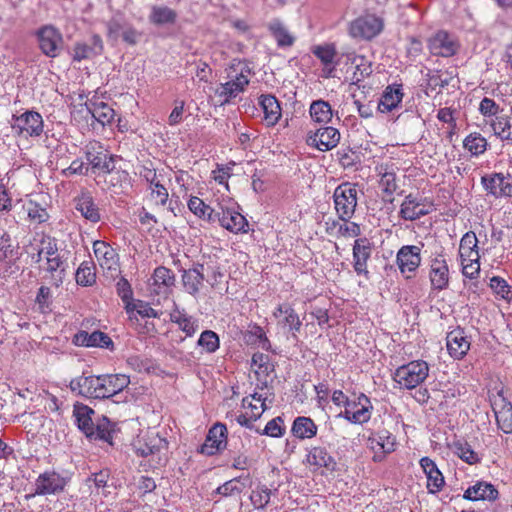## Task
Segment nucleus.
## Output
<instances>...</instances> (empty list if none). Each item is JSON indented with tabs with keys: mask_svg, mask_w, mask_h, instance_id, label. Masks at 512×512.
Here are the masks:
<instances>
[{
	"mask_svg": "<svg viewBox=\"0 0 512 512\" xmlns=\"http://www.w3.org/2000/svg\"><path fill=\"white\" fill-rule=\"evenodd\" d=\"M335 210L343 222H348L354 215L357 206V189L346 182L336 187L333 194Z\"/></svg>",
	"mask_w": 512,
	"mask_h": 512,
	"instance_id": "1",
	"label": "nucleus"
},
{
	"mask_svg": "<svg viewBox=\"0 0 512 512\" xmlns=\"http://www.w3.org/2000/svg\"><path fill=\"white\" fill-rule=\"evenodd\" d=\"M428 373L425 361H412L396 369L394 380L406 389H414L428 377Z\"/></svg>",
	"mask_w": 512,
	"mask_h": 512,
	"instance_id": "2",
	"label": "nucleus"
},
{
	"mask_svg": "<svg viewBox=\"0 0 512 512\" xmlns=\"http://www.w3.org/2000/svg\"><path fill=\"white\" fill-rule=\"evenodd\" d=\"M103 375H88L85 372L70 381L73 393L90 399H103Z\"/></svg>",
	"mask_w": 512,
	"mask_h": 512,
	"instance_id": "3",
	"label": "nucleus"
},
{
	"mask_svg": "<svg viewBox=\"0 0 512 512\" xmlns=\"http://www.w3.org/2000/svg\"><path fill=\"white\" fill-rule=\"evenodd\" d=\"M345 410L338 417H342L353 424H363L370 420L372 405L370 399L361 393L356 401H346Z\"/></svg>",
	"mask_w": 512,
	"mask_h": 512,
	"instance_id": "4",
	"label": "nucleus"
},
{
	"mask_svg": "<svg viewBox=\"0 0 512 512\" xmlns=\"http://www.w3.org/2000/svg\"><path fill=\"white\" fill-rule=\"evenodd\" d=\"M133 445L138 455L142 457H156L157 463L161 464V454L167 450L168 442L158 434L152 432L139 436Z\"/></svg>",
	"mask_w": 512,
	"mask_h": 512,
	"instance_id": "5",
	"label": "nucleus"
},
{
	"mask_svg": "<svg viewBox=\"0 0 512 512\" xmlns=\"http://www.w3.org/2000/svg\"><path fill=\"white\" fill-rule=\"evenodd\" d=\"M421 247L416 245L402 246L396 255V262L400 272L410 279L421 264Z\"/></svg>",
	"mask_w": 512,
	"mask_h": 512,
	"instance_id": "6",
	"label": "nucleus"
},
{
	"mask_svg": "<svg viewBox=\"0 0 512 512\" xmlns=\"http://www.w3.org/2000/svg\"><path fill=\"white\" fill-rule=\"evenodd\" d=\"M39 47L44 55L55 58L63 46L62 34L53 26H44L37 32Z\"/></svg>",
	"mask_w": 512,
	"mask_h": 512,
	"instance_id": "7",
	"label": "nucleus"
},
{
	"mask_svg": "<svg viewBox=\"0 0 512 512\" xmlns=\"http://www.w3.org/2000/svg\"><path fill=\"white\" fill-rule=\"evenodd\" d=\"M383 29V21L375 15L355 19L350 25V34L355 38L372 39Z\"/></svg>",
	"mask_w": 512,
	"mask_h": 512,
	"instance_id": "8",
	"label": "nucleus"
},
{
	"mask_svg": "<svg viewBox=\"0 0 512 512\" xmlns=\"http://www.w3.org/2000/svg\"><path fill=\"white\" fill-rule=\"evenodd\" d=\"M12 128L19 135L40 136L43 132L42 116L38 112L27 111L14 118Z\"/></svg>",
	"mask_w": 512,
	"mask_h": 512,
	"instance_id": "9",
	"label": "nucleus"
},
{
	"mask_svg": "<svg viewBox=\"0 0 512 512\" xmlns=\"http://www.w3.org/2000/svg\"><path fill=\"white\" fill-rule=\"evenodd\" d=\"M67 484L66 478L54 471H47L35 481L34 495H49L62 492Z\"/></svg>",
	"mask_w": 512,
	"mask_h": 512,
	"instance_id": "10",
	"label": "nucleus"
},
{
	"mask_svg": "<svg viewBox=\"0 0 512 512\" xmlns=\"http://www.w3.org/2000/svg\"><path fill=\"white\" fill-rule=\"evenodd\" d=\"M428 47L433 55L451 57L457 53L459 44L452 35L438 31L429 39Z\"/></svg>",
	"mask_w": 512,
	"mask_h": 512,
	"instance_id": "11",
	"label": "nucleus"
},
{
	"mask_svg": "<svg viewBox=\"0 0 512 512\" xmlns=\"http://www.w3.org/2000/svg\"><path fill=\"white\" fill-rule=\"evenodd\" d=\"M471 341L464 329L458 327L446 336V347L449 355L457 360L463 359L470 350Z\"/></svg>",
	"mask_w": 512,
	"mask_h": 512,
	"instance_id": "12",
	"label": "nucleus"
},
{
	"mask_svg": "<svg viewBox=\"0 0 512 512\" xmlns=\"http://www.w3.org/2000/svg\"><path fill=\"white\" fill-rule=\"evenodd\" d=\"M426 199L419 198L410 193L405 196L400 205L399 217L405 221H415L430 213L431 209L426 208Z\"/></svg>",
	"mask_w": 512,
	"mask_h": 512,
	"instance_id": "13",
	"label": "nucleus"
},
{
	"mask_svg": "<svg viewBox=\"0 0 512 512\" xmlns=\"http://www.w3.org/2000/svg\"><path fill=\"white\" fill-rule=\"evenodd\" d=\"M340 140L339 131L331 126L318 129L307 138V144L316 147L320 151H328L334 148Z\"/></svg>",
	"mask_w": 512,
	"mask_h": 512,
	"instance_id": "14",
	"label": "nucleus"
},
{
	"mask_svg": "<svg viewBox=\"0 0 512 512\" xmlns=\"http://www.w3.org/2000/svg\"><path fill=\"white\" fill-rule=\"evenodd\" d=\"M248 84L249 79L243 73L237 75L235 79L221 84L215 90V96L218 98L219 104L229 103L233 98L242 93Z\"/></svg>",
	"mask_w": 512,
	"mask_h": 512,
	"instance_id": "15",
	"label": "nucleus"
},
{
	"mask_svg": "<svg viewBox=\"0 0 512 512\" xmlns=\"http://www.w3.org/2000/svg\"><path fill=\"white\" fill-rule=\"evenodd\" d=\"M429 279L434 290H444L449 284V268L443 255H438L431 260Z\"/></svg>",
	"mask_w": 512,
	"mask_h": 512,
	"instance_id": "16",
	"label": "nucleus"
},
{
	"mask_svg": "<svg viewBox=\"0 0 512 512\" xmlns=\"http://www.w3.org/2000/svg\"><path fill=\"white\" fill-rule=\"evenodd\" d=\"M226 433L227 428L224 424L216 423L213 425L200 448V452L210 456L220 451L226 444Z\"/></svg>",
	"mask_w": 512,
	"mask_h": 512,
	"instance_id": "17",
	"label": "nucleus"
},
{
	"mask_svg": "<svg viewBox=\"0 0 512 512\" xmlns=\"http://www.w3.org/2000/svg\"><path fill=\"white\" fill-rule=\"evenodd\" d=\"M372 253V244L366 237L358 238L353 245V267L358 275H368L367 261Z\"/></svg>",
	"mask_w": 512,
	"mask_h": 512,
	"instance_id": "18",
	"label": "nucleus"
},
{
	"mask_svg": "<svg viewBox=\"0 0 512 512\" xmlns=\"http://www.w3.org/2000/svg\"><path fill=\"white\" fill-rule=\"evenodd\" d=\"M93 251L99 265L106 270L116 271L118 268V254L111 245L102 240L93 243Z\"/></svg>",
	"mask_w": 512,
	"mask_h": 512,
	"instance_id": "19",
	"label": "nucleus"
},
{
	"mask_svg": "<svg viewBox=\"0 0 512 512\" xmlns=\"http://www.w3.org/2000/svg\"><path fill=\"white\" fill-rule=\"evenodd\" d=\"M399 168L393 162L381 163L376 167L380 177V186L387 196H392L398 189L397 172Z\"/></svg>",
	"mask_w": 512,
	"mask_h": 512,
	"instance_id": "20",
	"label": "nucleus"
},
{
	"mask_svg": "<svg viewBox=\"0 0 512 512\" xmlns=\"http://www.w3.org/2000/svg\"><path fill=\"white\" fill-rule=\"evenodd\" d=\"M67 267V260L61 254L48 258L44 266V271L47 274L46 278L49 280V283L55 287H59L66 277Z\"/></svg>",
	"mask_w": 512,
	"mask_h": 512,
	"instance_id": "21",
	"label": "nucleus"
},
{
	"mask_svg": "<svg viewBox=\"0 0 512 512\" xmlns=\"http://www.w3.org/2000/svg\"><path fill=\"white\" fill-rule=\"evenodd\" d=\"M220 220H217L221 227L228 230L231 233H246L248 231V221L246 218L239 212V205L236 204L235 207H232L229 212L222 214L219 217Z\"/></svg>",
	"mask_w": 512,
	"mask_h": 512,
	"instance_id": "22",
	"label": "nucleus"
},
{
	"mask_svg": "<svg viewBox=\"0 0 512 512\" xmlns=\"http://www.w3.org/2000/svg\"><path fill=\"white\" fill-rule=\"evenodd\" d=\"M86 159L93 170H99L100 173L105 169L110 170L113 164V157L109 155L103 147L95 142L87 146Z\"/></svg>",
	"mask_w": 512,
	"mask_h": 512,
	"instance_id": "23",
	"label": "nucleus"
},
{
	"mask_svg": "<svg viewBox=\"0 0 512 512\" xmlns=\"http://www.w3.org/2000/svg\"><path fill=\"white\" fill-rule=\"evenodd\" d=\"M420 466L427 477L428 492L436 494L441 491L445 484V480L435 462L429 457H423L420 460Z\"/></svg>",
	"mask_w": 512,
	"mask_h": 512,
	"instance_id": "24",
	"label": "nucleus"
},
{
	"mask_svg": "<svg viewBox=\"0 0 512 512\" xmlns=\"http://www.w3.org/2000/svg\"><path fill=\"white\" fill-rule=\"evenodd\" d=\"M73 342L78 346L85 347L113 349L114 346L112 339L102 331H94L92 333L80 331L74 336Z\"/></svg>",
	"mask_w": 512,
	"mask_h": 512,
	"instance_id": "25",
	"label": "nucleus"
},
{
	"mask_svg": "<svg viewBox=\"0 0 512 512\" xmlns=\"http://www.w3.org/2000/svg\"><path fill=\"white\" fill-rule=\"evenodd\" d=\"M312 52L324 65L322 70L324 77H333L335 67L338 64L335 60L337 57V51L334 44L317 45L313 47Z\"/></svg>",
	"mask_w": 512,
	"mask_h": 512,
	"instance_id": "26",
	"label": "nucleus"
},
{
	"mask_svg": "<svg viewBox=\"0 0 512 512\" xmlns=\"http://www.w3.org/2000/svg\"><path fill=\"white\" fill-rule=\"evenodd\" d=\"M275 318H283L278 322L283 327H288L289 331L292 332V337L297 340V332L300 331L302 322L299 319L298 314L288 304L279 305L273 312Z\"/></svg>",
	"mask_w": 512,
	"mask_h": 512,
	"instance_id": "27",
	"label": "nucleus"
},
{
	"mask_svg": "<svg viewBox=\"0 0 512 512\" xmlns=\"http://www.w3.org/2000/svg\"><path fill=\"white\" fill-rule=\"evenodd\" d=\"M204 265L195 264L192 268L184 270L182 274V282L184 289L190 295H197L203 285L204 277Z\"/></svg>",
	"mask_w": 512,
	"mask_h": 512,
	"instance_id": "28",
	"label": "nucleus"
},
{
	"mask_svg": "<svg viewBox=\"0 0 512 512\" xmlns=\"http://www.w3.org/2000/svg\"><path fill=\"white\" fill-rule=\"evenodd\" d=\"M259 105L263 110L267 126L276 125L282 116V109L278 99L271 94L261 95L259 97Z\"/></svg>",
	"mask_w": 512,
	"mask_h": 512,
	"instance_id": "29",
	"label": "nucleus"
},
{
	"mask_svg": "<svg viewBox=\"0 0 512 512\" xmlns=\"http://www.w3.org/2000/svg\"><path fill=\"white\" fill-rule=\"evenodd\" d=\"M497 425L504 433H512V405L505 398L500 397L493 403Z\"/></svg>",
	"mask_w": 512,
	"mask_h": 512,
	"instance_id": "30",
	"label": "nucleus"
},
{
	"mask_svg": "<svg viewBox=\"0 0 512 512\" xmlns=\"http://www.w3.org/2000/svg\"><path fill=\"white\" fill-rule=\"evenodd\" d=\"M75 209L92 223L100 221V212L93 197L88 192H83L75 198Z\"/></svg>",
	"mask_w": 512,
	"mask_h": 512,
	"instance_id": "31",
	"label": "nucleus"
},
{
	"mask_svg": "<svg viewBox=\"0 0 512 512\" xmlns=\"http://www.w3.org/2000/svg\"><path fill=\"white\" fill-rule=\"evenodd\" d=\"M306 461L309 465L317 468L323 467L329 471H334L337 465L334 457L325 447L321 446L312 447L306 456Z\"/></svg>",
	"mask_w": 512,
	"mask_h": 512,
	"instance_id": "32",
	"label": "nucleus"
},
{
	"mask_svg": "<svg viewBox=\"0 0 512 512\" xmlns=\"http://www.w3.org/2000/svg\"><path fill=\"white\" fill-rule=\"evenodd\" d=\"M463 497L467 500H489L494 501L498 498V490L491 483L479 481L473 486H470L465 492Z\"/></svg>",
	"mask_w": 512,
	"mask_h": 512,
	"instance_id": "33",
	"label": "nucleus"
},
{
	"mask_svg": "<svg viewBox=\"0 0 512 512\" xmlns=\"http://www.w3.org/2000/svg\"><path fill=\"white\" fill-rule=\"evenodd\" d=\"M463 497L467 500H489L494 501L498 498V490L491 483L479 481L473 486H470L465 492Z\"/></svg>",
	"mask_w": 512,
	"mask_h": 512,
	"instance_id": "34",
	"label": "nucleus"
},
{
	"mask_svg": "<svg viewBox=\"0 0 512 512\" xmlns=\"http://www.w3.org/2000/svg\"><path fill=\"white\" fill-rule=\"evenodd\" d=\"M482 184L495 197L510 196L512 193V186L505 181V177L501 173L482 177Z\"/></svg>",
	"mask_w": 512,
	"mask_h": 512,
	"instance_id": "35",
	"label": "nucleus"
},
{
	"mask_svg": "<svg viewBox=\"0 0 512 512\" xmlns=\"http://www.w3.org/2000/svg\"><path fill=\"white\" fill-rule=\"evenodd\" d=\"M103 380V399L120 393L130 383L129 377L124 374H104Z\"/></svg>",
	"mask_w": 512,
	"mask_h": 512,
	"instance_id": "36",
	"label": "nucleus"
},
{
	"mask_svg": "<svg viewBox=\"0 0 512 512\" xmlns=\"http://www.w3.org/2000/svg\"><path fill=\"white\" fill-rule=\"evenodd\" d=\"M403 98L401 86H388L383 92L378 103V110L382 113H388L398 107Z\"/></svg>",
	"mask_w": 512,
	"mask_h": 512,
	"instance_id": "37",
	"label": "nucleus"
},
{
	"mask_svg": "<svg viewBox=\"0 0 512 512\" xmlns=\"http://www.w3.org/2000/svg\"><path fill=\"white\" fill-rule=\"evenodd\" d=\"M88 112L102 126L111 124L115 117V111L102 101H89L86 104Z\"/></svg>",
	"mask_w": 512,
	"mask_h": 512,
	"instance_id": "38",
	"label": "nucleus"
},
{
	"mask_svg": "<svg viewBox=\"0 0 512 512\" xmlns=\"http://www.w3.org/2000/svg\"><path fill=\"white\" fill-rule=\"evenodd\" d=\"M73 414L75 416L78 428L86 435L93 434V420L92 416L95 414L94 410L87 405L76 403L74 405Z\"/></svg>",
	"mask_w": 512,
	"mask_h": 512,
	"instance_id": "39",
	"label": "nucleus"
},
{
	"mask_svg": "<svg viewBox=\"0 0 512 512\" xmlns=\"http://www.w3.org/2000/svg\"><path fill=\"white\" fill-rule=\"evenodd\" d=\"M152 280L153 291L161 294L166 293L174 285L175 276L170 269L160 266L154 270Z\"/></svg>",
	"mask_w": 512,
	"mask_h": 512,
	"instance_id": "40",
	"label": "nucleus"
},
{
	"mask_svg": "<svg viewBox=\"0 0 512 512\" xmlns=\"http://www.w3.org/2000/svg\"><path fill=\"white\" fill-rule=\"evenodd\" d=\"M291 431L299 439H310L316 436L317 425L311 418L299 416L294 420Z\"/></svg>",
	"mask_w": 512,
	"mask_h": 512,
	"instance_id": "41",
	"label": "nucleus"
},
{
	"mask_svg": "<svg viewBox=\"0 0 512 512\" xmlns=\"http://www.w3.org/2000/svg\"><path fill=\"white\" fill-rule=\"evenodd\" d=\"M170 320L171 322L176 323L188 337L193 336L198 329L197 322L183 310H179L178 308H175L170 313Z\"/></svg>",
	"mask_w": 512,
	"mask_h": 512,
	"instance_id": "42",
	"label": "nucleus"
},
{
	"mask_svg": "<svg viewBox=\"0 0 512 512\" xmlns=\"http://www.w3.org/2000/svg\"><path fill=\"white\" fill-rule=\"evenodd\" d=\"M268 29L279 47H290L293 45L295 41L294 36L289 33L288 29L280 20H272L268 25Z\"/></svg>",
	"mask_w": 512,
	"mask_h": 512,
	"instance_id": "43",
	"label": "nucleus"
},
{
	"mask_svg": "<svg viewBox=\"0 0 512 512\" xmlns=\"http://www.w3.org/2000/svg\"><path fill=\"white\" fill-rule=\"evenodd\" d=\"M236 204L237 203L230 197L222 196L221 198H217L211 205H209V213H206L208 216V222L216 223L217 220H220L219 217H221L222 214L229 212V209L231 210V208L235 207Z\"/></svg>",
	"mask_w": 512,
	"mask_h": 512,
	"instance_id": "44",
	"label": "nucleus"
},
{
	"mask_svg": "<svg viewBox=\"0 0 512 512\" xmlns=\"http://www.w3.org/2000/svg\"><path fill=\"white\" fill-rule=\"evenodd\" d=\"M176 19V11L167 6H153L149 15V21L157 26L174 24Z\"/></svg>",
	"mask_w": 512,
	"mask_h": 512,
	"instance_id": "45",
	"label": "nucleus"
},
{
	"mask_svg": "<svg viewBox=\"0 0 512 512\" xmlns=\"http://www.w3.org/2000/svg\"><path fill=\"white\" fill-rule=\"evenodd\" d=\"M309 112L311 118L320 124L329 123L333 116L330 104L324 100L313 101L310 105Z\"/></svg>",
	"mask_w": 512,
	"mask_h": 512,
	"instance_id": "46",
	"label": "nucleus"
},
{
	"mask_svg": "<svg viewBox=\"0 0 512 512\" xmlns=\"http://www.w3.org/2000/svg\"><path fill=\"white\" fill-rule=\"evenodd\" d=\"M491 127L498 138L512 144V117H496L492 121Z\"/></svg>",
	"mask_w": 512,
	"mask_h": 512,
	"instance_id": "47",
	"label": "nucleus"
},
{
	"mask_svg": "<svg viewBox=\"0 0 512 512\" xmlns=\"http://www.w3.org/2000/svg\"><path fill=\"white\" fill-rule=\"evenodd\" d=\"M248 482H250L249 476L236 477L234 479H231V480L225 482L223 485L219 486L215 492L217 494L225 496V497L231 496L234 494H239L248 485Z\"/></svg>",
	"mask_w": 512,
	"mask_h": 512,
	"instance_id": "48",
	"label": "nucleus"
},
{
	"mask_svg": "<svg viewBox=\"0 0 512 512\" xmlns=\"http://www.w3.org/2000/svg\"><path fill=\"white\" fill-rule=\"evenodd\" d=\"M125 175L124 171L116 170L112 164L109 169H105L97 175V184L102 185L103 189H111L121 181L122 176Z\"/></svg>",
	"mask_w": 512,
	"mask_h": 512,
	"instance_id": "49",
	"label": "nucleus"
},
{
	"mask_svg": "<svg viewBox=\"0 0 512 512\" xmlns=\"http://www.w3.org/2000/svg\"><path fill=\"white\" fill-rule=\"evenodd\" d=\"M94 47L87 45L86 43H76L74 47L73 59L75 61H81L96 55L102 50V42L98 36L94 38Z\"/></svg>",
	"mask_w": 512,
	"mask_h": 512,
	"instance_id": "50",
	"label": "nucleus"
},
{
	"mask_svg": "<svg viewBox=\"0 0 512 512\" xmlns=\"http://www.w3.org/2000/svg\"><path fill=\"white\" fill-rule=\"evenodd\" d=\"M463 146L472 155L483 154L487 149V140L480 133H471L463 141Z\"/></svg>",
	"mask_w": 512,
	"mask_h": 512,
	"instance_id": "51",
	"label": "nucleus"
},
{
	"mask_svg": "<svg viewBox=\"0 0 512 512\" xmlns=\"http://www.w3.org/2000/svg\"><path fill=\"white\" fill-rule=\"evenodd\" d=\"M352 64L355 65V71L353 79L355 83L362 81L372 73L371 62H369L364 56L355 55L352 58L349 57Z\"/></svg>",
	"mask_w": 512,
	"mask_h": 512,
	"instance_id": "52",
	"label": "nucleus"
},
{
	"mask_svg": "<svg viewBox=\"0 0 512 512\" xmlns=\"http://www.w3.org/2000/svg\"><path fill=\"white\" fill-rule=\"evenodd\" d=\"M116 290L119 297L125 303V309L128 313L135 310V304L131 301L133 299V291L130 283L124 277H121L116 283Z\"/></svg>",
	"mask_w": 512,
	"mask_h": 512,
	"instance_id": "53",
	"label": "nucleus"
},
{
	"mask_svg": "<svg viewBox=\"0 0 512 512\" xmlns=\"http://www.w3.org/2000/svg\"><path fill=\"white\" fill-rule=\"evenodd\" d=\"M371 448L378 446L384 452L389 453L394 450L395 438L392 437L387 431L379 432L372 435L368 439Z\"/></svg>",
	"mask_w": 512,
	"mask_h": 512,
	"instance_id": "54",
	"label": "nucleus"
},
{
	"mask_svg": "<svg viewBox=\"0 0 512 512\" xmlns=\"http://www.w3.org/2000/svg\"><path fill=\"white\" fill-rule=\"evenodd\" d=\"M76 282L82 286H91L96 281L94 266L88 262L82 263L76 271Z\"/></svg>",
	"mask_w": 512,
	"mask_h": 512,
	"instance_id": "55",
	"label": "nucleus"
},
{
	"mask_svg": "<svg viewBox=\"0 0 512 512\" xmlns=\"http://www.w3.org/2000/svg\"><path fill=\"white\" fill-rule=\"evenodd\" d=\"M26 211L29 219L37 224L44 223L49 219L46 208L35 201L30 200L26 204Z\"/></svg>",
	"mask_w": 512,
	"mask_h": 512,
	"instance_id": "56",
	"label": "nucleus"
},
{
	"mask_svg": "<svg viewBox=\"0 0 512 512\" xmlns=\"http://www.w3.org/2000/svg\"><path fill=\"white\" fill-rule=\"evenodd\" d=\"M90 439H99L111 443L112 430L110 428V421L108 418L103 417L102 421H99L93 426V434L87 436Z\"/></svg>",
	"mask_w": 512,
	"mask_h": 512,
	"instance_id": "57",
	"label": "nucleus"
},
{
	"mask_svg": "<svg viewBox=\"0 0 512 512\" xmlns=\"http://www.w3.org/2000/svg\"><path fill=\"white\" fill-rule=\"evenodd\" d=\"M198 345L203 347L207 353H214L219 348V337L212 330H205L198 339Z\"/></svg>",
	"mask_w": 512,
	"mask_h": 512,
	"instance_id": "58",
	"label": "nucleus"
},
{
	"mask_svg": "<svg viewBox=\"0 0 512 512\" xmlns=\"http://www.w3.org/2000/svg\"><path fill=\"white\" fill-rule=\"evenodd\" d=\"M271 490L266 486H258L252 491L250 500L256 509H264L270 501Z\"/></svg>",
	"mask_w": 512,
	"mask_h": 512,
	"instance_id": "59",
	"label": "nucleus"
},
{
	"mask_svg": "<svg viewBox=\"0 0 512 512\" xmlns=\"http://www.w3.org/2000/svg\"><path fill=\"white\" fill-rule=\"evenodd\" d=\"M38 242L41 247V253H44L45 260H48V258H52L53 256L60 255L58 252L57 240L55 238L42 234Z\"/></svg>",
	"mask_w": 512,
	"mask_h": 512,
	"instance_id": "60",
	"label": "nucleus"
},
{
	"mask_svg": "<svg viewBox=\"0 0 512 512\" xmlns=\"http://www.w3.org/2000/svg\"><path fill=\"white\" fill-rule=\"evenodd\" d=\"M456 454L468 464H476L479 462V457L474 452L467 442L457 441L454 444Z\"/></svg>",
	"mask_w": 512,
	"mask_h": 512,
	"instance_id": "61",
	"label": "nucleus"
},
{
	"mask_svg": "<svg viewBox=\"0 0 512 512\" xmlns=\"http://www.w3.org/2000/svg\"><path fill=\"white\" fill-rule=\"evenodd\" d=\"M188 208L194 215L208 222L206 213H209V205L202 199L192 196L188 201Z\"/></svg>",
	"mask_w": 512,
	"mask_h": 512,
	"instance_id": "62",
	"label": "nucleus"
},
{
	"mask_svg": "<svg viewBox=\"0 0 512 512\" xmlns=\"http://www.w3.org/2000/svg\"><path fill=\"white\" fill-rule=\"evenodd\" d=\"M283 420L281 417H276L270 420L263 431L256 429V432L259 434L271 436V437H281L284 433V428L282 427Z\"/></svg>",
	"mask_w": 512,
	"mask_h": 512,
	"instance_id": "63",
	"label": "nucleus"
},
{
	"mask_svg": "<svg viewBox=\"0 0 512 512\" xmlns=\"http://www.w3.org/2000/svg\"><path fill=\"white\" fill-rule=\"evenodd\" d=\"M251 398L253 400L250 407L251 418L258 420L267 409L266 398H263V396L258 393L252 394Z\"/></svg>",
	"mask_w": 512,
	"mask_h": 512,
	"instance_id": "64",
	"label": "nucleus"
}]
</instances>
